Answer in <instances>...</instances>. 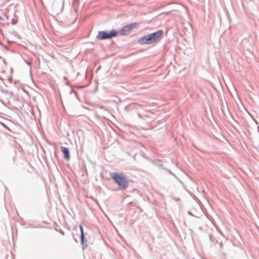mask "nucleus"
Masks as SVG:
<instances>
[{"mask_svg": "<svg viewBox=\"0 0 259 259\" xmlns=\"http://www.w3.org/2000/svg\"><path fill=\"white\" fill-rule=\"evenodd\" d=\"M163 31L159 29L157 31L144 35L141 37L138 40L140 45H150L159 41L162 37Z\"/></svg>", "mask_w": 259, "mask_h": 259, "instance_id": "1", "label": "nucleus"}, {"mask_svg": "<svg viewBox=\"0 0 259 259\" xmlns=\"http://www.w3.org/2000/svg\"><path fill=\"white\" fill-rule=\"evenodd\" d=\"M110 178L117 184L120 190H123L128 188V181L126 176L122 172H110Z\"/></svg>", "mask_w": 259, "mask_h": 259, "instance_id": "2", "label": "nucleus"}, {"mask_svg": "<svg viewBox=\"0 0 259 259\" xmlns=\"http://www.w3.org/2000/svg\"><path fill=\"white\" fill-rule=\"evenodd\" d=\"M118 34V31L115 29L99 31L96 36V39L99 40L110 39L117 36Z\"/></svg>", "mask_w": 259, "mask_h": 259, "instance_id": "3", "label": "nucleus"}, {"mask_svg": "<svg viewBox=\"0 0 259 259\" xmlns=\"http://www.w3.org/2000/svg\"><path fill=\"white\" fill-rule=\"evenodd\" d=\"M61 151L63 153V158L65 160H69L70 157V151L68 148L61 146Z\"/></svg>", "mask_w": 259, "mask_h": 259, "instance_id": "4", "label": "nucleus"}, {"mask_svg": "<svg viewBox=\"0 0 259 259\" xmlns=\"http://www.w3.org/2000/svg\"><path fill=\"white\" fill-rule=\"evenodd\" d=\"M118 31V34L120 33L121 35H126L130 32V29L127 25L123 27Z\"/></svg>", "mask_w": 259, "mask_h": 259, "instance_id": "5", "label": "nucleus"}, {"mask_svg": "<svg viewBox=\"0 0 259 259\" xmlns=\"http://www.w3.org/2000/svg\"><path fill=\"white\" fill-rule=\"evenodd\" d=\"M80 244L83 249L87 247V240L85 236H80Z\"/></svg>", "mask_w": 259, "mask_h": 259, "instance_id": "6", "label": "nucleus"}, {"mask_svg": "<svg viewBox=\"0 0 259 259\" xmlns=\"http://www.w3.org/2000/svg\"><path fill=\"white\" fill-rule=\"evenodd\" d=\"M130 31H131L133 28L137 27V26L139 25V23L137 22L130 23L129 24L127 25Z\"/></svg>", "mask_w": 259, "mask_h": 259, "instance_id": "7", "label": "nucleus"}, {"mask_svg": "<svg viewBox=\"0 0 259 259\" xmlns=\"http://www.w3.org/2000/svg\"><path fill=\"white\" fill-rule=\"evenodd\" d=\"M155 165L158 166L159 168L163 169V167L165 166H163V164L161 163V161L160 160H157L155 162Z\"/></svg>", "mask_w": 259, "mask_h": 259, "instance_id": "8", "label": "nucleus"}, {"mask_svg": "<svg viewBox=\"0 0 259 259\" xmlns=\"http://www.w3.org/2000/svg\"><path fill=\"white\" fill-rule=\"evenodd\" d=\"M163 170H164L165 171H166L167 172H168V174H170L171 175H172V176H174L175 178H176L177 179H178V178H177V176L174 174L173 172H172V171L169 169L168 168H166V167H163Z\"/></svg>", "mask_w": 259, "mask_h": 259, "instance_id": "9", "label": "nucleus"}, {"mask_svg": "<svg viewBox=\"0 0 259 259\" xmlns=\"http://www.w3.org/2000/svg\"><path fill=\"white\" fill-rule=\"evenodd\" d=\"M79 228L80 232V236H85V233L83 231V226L80 224V225H79Z\"/></svg>", "mask_w": 259, "mask_h": 259, "instance_id": "10", "label": "nucleus"}, {"mask_svg": "<svg viewBox=\"0 0 259 259\" xmlns=\"http://www.w3.org/2000/svg\"><path fill=\"white\" fill-rule=\"evenodd\" d=\"M73 93L74 94V95H75V97H76V98L78 100L79 98H78V97L77 96V94L76 92L74 90H71L70 91V94H72Z\"/></svg>", "mask_w": 259, "mask_h": 259, "instance_id": "11", "label": "nucleus"}, {"mask_svg": "<svg viewBox=\"0 0 259 259\" xmlns=\"http://www.w3.org/2000/svg\"><path fill=\"white\" fill-rule=\"evenodd\" d=\"M11 22H12V24L13 25H15V24H16L17 23V20H15L14 19H12L11 20Z\"/></svg>", "mask_w": 259, "mask_h": 259, "instance_id": "12", "label": "nucleus"}, {"mask_svg": "<svg viewBox=\"0 0 259 259\" xmlns=\"http://www.w3.org/2000/svg\"><path fill=\"white\" fill-rule=\"evenodd\" d=\"M188 213L190 215H193L192 212L190 211H188Z\"/></svg>", "mask_w": 259, "mask_h": 259, "instance_id": "13", "label": "nucleus"}, {"mask_svg": "<svg viewBox=\"0 0 259 259\" xmlns=\"http://www.w3.org/2000/svg\"><path fill=\"white\" fill-rule=\"evenodd\" d=\"M0 20L4 21V19L0 16Z\"/></svg>", "mask_w": 259, "mask_h": 259, "instance_id": "14", "label": "nucleus"}, {"mask_svg": "<svg viewBox=\"0 0 259 259\" xmlns=\"http://www.w3.org/2000/svg\"><path fill=\"white\" fill-rule=\"evenodd\" d=\"M15 35L17 36H19V35L18 34L17 32H15Z\"/></svg>", "mask_w": 259, "mask_h": 259, "instance_id": "15", "label": "nucleus"}, {"mask_svg": "<svg viewBox=\"0 0 259 259\" xmlns=\"http://www.w3.org/2000/svg\"><path fill=\"white\" fill-rule=\"evenodd\" d=\"M124 109H125V110H126V109H127V106H125V107H124Z\"/></svg>", "mask_w": 259, "mask_h": 259, "instance_id": "16", "label": "nucleus"}, {"mask_svg": "<svg viewBox=\"0 0 259 259\" xmlns=\"http://www.w3.org/2000/svg\"><path fill=\"white\" fill-rule=\"evenodd\" d=\"M257 131L259 132V126H257Z\"/></svg>", "mask_w": 259, "mask_h": 259, "instance_id": "17", "label": "nucleus"}, {"mask_svg": "<svg viewBox=\"0 0 259 259\" xmlns=\"http://www.w3.org/2000/svg\"><path fill=\"white\" fill-rule=\"evenodd\" d=\"M64 79L66 80V79H67V78L65 76H64Z\"/></svg>", "mask_w": 259, "mask_h": 259, "instance_id": "18", "label": "nucleus"}, {"mask_svg": "<svg viewBox=\"0 0 259 259\" xmlns=\"http://www.w3.org/2000/svg\"><path fill=\"white\" fill-rule=\"evenodd\" d=\"M61 233H62V234H64V232L63 231H61Z\"/></svg>", "mask_w": 259, "mask_h": 259, "instance_id": "19", "label": "nucleus"}, {"mask_svg": "<svg viewBox=\"0 0 259 259\" xmlns=\"http://www.w3.org/2000/svg\"><path fill=\"white\" fill-rule=\"evenodd\" d=\"M176 200H179V198H176Z\"/></svg>", "mask_w": 259, "mask_h": 259, "instance_id": "20", "label": "nucleus"}]
</instances>
